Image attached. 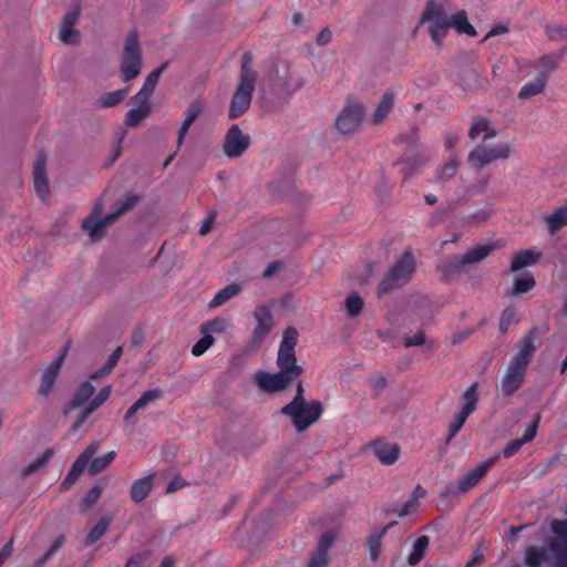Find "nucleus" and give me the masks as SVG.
I'll list each match as a JSON object with an SVG mask.
<instances>
[{
  "mask_svg": "<svg viewBox=\"0 0 567 567\" xmlns=\"http://www.w3.org/2000/svg\"><path fill=\"white\" fill-rule=\"evenodd\" d=\"M203 111H204V104L199 101H194L188 105V107L184 114V120H183L182 126L178 131V136H177V146L178 147H181L183 145L189 127L198 118V116L203 113Z\"/></svg>",
  "mask_w": 567,
  "mask_h": 567,
  "instance_id": "nucleus-23",
  "label": "nucleus"
},
{
  "mask_svg": "<svg viewBox=\"0 0 567 567\" xmlns=\"http://www.w3.org/2000/svg\"><path fill=\"white\" fill-rule=\"evenodd\" d=\"M154 475H147L134 481L131 487V498L134 503L143 502L151 493Z\"/></svg>",
  "mask_w": 567,
  "mask_h": 567,
  "instance_id": "nucleus-26",
  "label": "nucleus"
},
{
  "mask_svg": "<svg viewBox=\"0 0 567 567\" xmlns=\"http://www.w3.org/2000/svg\"><path fill=\"white\" fill-rule=\"evenodd\" d=\"M276 307H278V303H274V300L269 301L268 303L258 306L254 311L255 319L264 320L277 317L279 312L276 311Z\"/></svg>",
  "mask_w": 567,
  "mask_h": 567,
  "instance_id": "nucleus-47",
  "label": "nucleus"
},
{
  "mask_svg": "<svg viewBox=\"0 0 567 567\" xmlns=\"http://www.w3.org/2000/svg\"><path fill=\"white\" fill-rule=\"evenodd\" d=\"M115 457H116L115 451H110L106 454L95 457V458L92 457L90 461L91 463H90V467H89L90 473L97 474V473L102 472L114 461Z\"/></svg>",
  "mask_w": 567,
  "mask_h": 567,
  "instance_id": "nucleus-41",
  "label": "nucleus"
},
{
  "mask_svg": "<svg viewBox=\"0 0 567 567\" xmlns=\"http://www.w3.org/2000/svg\"><path fill=\"white\" fill-rule=\"evenodd\" d=\"M163 396V390L154 388L143 392V394L133 403L140 411L144 410L150 403Z\"/></svg>",
  "mask_w": 567,
  "mask_h": 567,
  "instance_id": "nucleus-43",
  "label": "nucleus"
},
{
  "mask_svg": "<svg viewBox=\"0 0 567 567\" xmlns=\"http://www.w3.org/2000/svg\"><path fill=\"white\" fill-rule=\"evenodd\" d=\"M47 155L40 153L33 166V184L37 193L41 197H45L50 193L49 182L47 177Z\"/></svg>",
  "mask_w": 567,
  "mask_h": 567,
  "instance_id": "nucleus-20",
  "label": "nucleus"
},
{
  "mask_svg": "<svg viewBox=\"0 0 567 567\" xmlns=\"http://www.w3.org/2000/svg\"><path fill=\"white\" fill-rule=\"evenodd\" d=\"M169 62H164L161 66L152 71L145 79L143 86L141 90L131 99V100H143L151 102V96L153 95L158 80L162 73L168 68Z\"/></svg>",
  "mask_w": 567,
  "mask_h": 567,
  "instance_id": "nucleus-21",
  "label": "nucleus"
},
{
  "mask_svg": "<svg viewBox=\"0 0 567 567\" xmlns=\"http://www.w3.org/2000/svg\"><path fill=\"white\" fill-rule=\"evenodd\" d=\"M524 444L525 443L522 439L512 440L511 442L507 443V445L505 446V449L503 451L504 457H506V458L512 457L514 454H516L520 450V447Z\"/></svg>",
  "mask_w": 567,
  "mask_h": 567,
  "instance_id": "nucleus-62",
  "label": "nucleus"
},
{
  "mask_svg": "<svg viewBox=\"0 0 567 567\" xmlns=\"http://www.w3.org/2000/svg\"><path fill=\"white\" fill-rule=\"evenodd\" d=\"M344 306L349 316L357 317L363 308V300L359 295L352 293L346 299Z\"/></svg>",
  "mask_w": 567,
  "mask_h": 567,
  "instance_id": "nucleus-49",
  "label": "nucleus"
},
{
  "mask_svg": "<svg viewBox=\"0 0 567 567\" xmlns=\"http://www.w3.org/2000/svg\"><path fill=\"white\" fill-rule=\"evenodd\" d=\"M550 528L553 533L564 540L567 545V520L565 519H553L550 522Z\"/></svg>",
  "mask_w": 567,
  "mask_h": 567,
  "instance_id": "nucleus-56",
  "label": "nucleus"
},
{
  "mask_svg": "<svg viewBox=\"0 0 567 567\" xmlns=\"http://www.w3.org/2000/svg\"><path fill=\"white\" fill-rule=\"evenodd\" d=\"M372 451L378 460L384 465L394 464L400 456V446L396 443H389L377 440L371 444Z\"/></svg>",
  "mask_w": 567,
  "mask_h": 567,
  "instance_id": "nucleus-19",
  "label": "nucleus"
},
{
  "mask_svg": "<svg viewBox=\"0 0 567 567\" xmlns=\"http://www.w3.org/2000/svg\"><path fill=\"white\" fill-rule=\"evenodd\" d=\"M136 107L131 109L124 118L127 127H137L144 120L152 114L151 102L143 100H132Z\"/></svg>",
  "mask_w": 567,
  "mask_h": 567,
  "instance_id": "nucleus-22",
  "label": "nucleus"
},
{
  "mask_svg": "<svg viewBox=\"0 0 567 567\" xmlns=\"http://www.w3.org/2000/svg\"><path fill=\"white\" fill-rule=\"evenodd\" d=\"M498 245L488 243L468 249L464 255H454L445 258L439 266V270L445 276L457 275L464 271L465 267L477 265L489 256Z\"/></svg>",
  "mask_w": 567,
  "mask_h": 567,
  "instance_id": "nucleus-4",
  "label": "nucleus"
},
{
  "mask_svg": "<svg viewBox=\"0 0 567 567\" xmlns=\"http://www.w3.org/2000/svg\"><path fill=\"white\" fill-rule=\"evenodd\" d=\"M408 307L410 315L419 317H432L435 311V305L430 298L419 293L410 297Z\"/></svg>",
  "mask_w": 567,
  "mask_h": 567,
  "instance_id": "nucleus-24",
  "label": "nucleus"
},
{
  "mask_svg": "<svg viewBox=\"0 0 567 567\" xmlns=\"http://www.w3.org/2000/svg\"><path fill=\"white\" fill-rule=\"evenodd\" d=\"M303 392L305 391H303L302 383L299 382L297 384L296 394H295L292 401L281 408V413H292V414H296L297 411H298L297 409L300 408L301 403L306 402L305 396H303Z\"/></svg>",
  "mask_w": 567,
  "mask_h": 567,
  "instance_id": "nucleus-45",
  "label": "nucleus"
},
{
  "mask_svg": "<svg viewBox=\"0 0 567 567\" xmlns=\"http://www.w3.org/2000/svg\"><path fill=\"white\" fill-rule=\"evenodd\" d=\"M540 257V252H536L533 250H520L514 255L511 261L509 269L513 272L519 271L525 267L537 264Z\"/></svg>",
  "mask_w": 567,
  "mask_h": 567,
  "instance_id": "nucleus-27",
  "label": "nucleus"
},
{
  "mask_svg": "<svg viewBox=\"0 0 567 567\" xmlns=\"http://www.w3.org/2000/svg\"><path fill=\"white\" fill-rule=\"evenodd\" d=\"M549 548L555 555L557 567H567V545L553 543Z\"/></svg>",
  "mask_w": 567,
  "mask_h": 567,
  "instance_id": "nucleus-52",
  "label": "nucleus"
},
{
  "mask_svg": "<svg viewBox=\"0 0 567 567\" xmlns=\"http://www.w3.org/2000/svg\"><path fill=\"white\" fill-rule=\"evenodd\" d=\"M252 61V55L250 52H245L241 56V68H240V78L239 80H244V78H250L251 82H256L257 72L252 70L249 64Z\"/></svg>",
  "mask_w": 567,
  "mask_h": 567,
  "instance_id": "nucleus-51",
  "label": "nucleus"
},
{
  "mask_svg": "<svg viewBox=\"0 0 567 567\" xmlns=\"http://www.w3.org/2000/svg\"><path fill=\"white\" fill-rule=\"evenodd\" d=\"M102 494V487L100 485H94L83 497L81 501V509L87 511L93 505L97 503Z\"/></svg>",
  "mask_w": 567,
  "mask_h": 567,
  "instance_id": "nucleus-50",
  "label": "nucleus"
},
{
  "mask_svg": "<svg viewBox=\"0 0 567 567\" xmlns=\"http://www.w3.org/2000/svg\"><path fill=\"white\" fill-rule=\"evenodd\" d=\"M255 84L256 82H251L250 78L239 80L230 100L228 112L229 120H235L249 110L255 91Z\"/></svg>",
  "mask_w": 567,
  "mask_h": 567,
  "instance_id": "nucleus-8",
  "label": "nucleus"
},
{
  "mask_svg": "<svg viewBox=\"0 0 567 567\" xmlns=\"http://www.w3.org/2000/svg\"><path fill=\"white\" fill-rule=\"evenodd\" d=\"M451 16L443 3L436 0H427L417 27L427 23L431 40L440 47L450 30Z\"/></svg>",
  "mask_w": 567,
  "mask_h": 567,
  "instance_id": "nucleus-2",
  "label": "nucleus"
},
{
  "mask_svg": "<svg viewBox=\"0 0 567 567\" xmlns=\"http://www.w3.org/2000/svg\"><path fill=\"white\" fill-rule=\"evenodd\" d=\"M497 458V455L488 457L486 461L478 464L475 468L471 470L467 474L460 478L456 485H447L445 487L444 495L446 497H454L458 494H465L470 492L487 474L491 467L496 463Z\"/></svg>",
  "mask_w": 567,
  "mask_h": 567,
  "instance_id": "nucleus-7",
  "label": "nucleus"
},
{
  "mask_svg": "<svg viewBox=\"0 0 567 567\" xmlns=\"http://www.w3.org/2000/svg\"><path fill=\"white\" fill-rule=\"evenodd\" d=\"M329 558V553L317 548L308 561V567H326Z\"/></svg>",
  "mask_w": 567,
  "mask_h": 567,
  "instance_id": "nucleus-54",
  "label": "nucleus"
},
{
  "mask_svg": "<svg viewBox=\"0 0 567 567\" xmlns=\"http://www.w3.org/2000/svg\"><path fill=\"white\" fill-rule=\"evenodd\" d=\"M461 162L456 157H450L449 161L441 167L437 179L440 182H447L454 177L460 168Z\"/></svg>",
  "mask_w": 567,
  "mask_h": 567,
  "instance_id": "nucleus-42",
  "label": "nucleus"
},
{
  "mask_svg": "<svg viewBox=\"0 0 567 567\" xmlns=\"http://www.w3.org/2000/svg\"><path fill=\"white\" fill-rule=\"evenodd\" d=\"M278 368L279 371L277 373H268L261 370L255 373L254 380L259 389L269 393L286 390L302 373L301 367L290 368L289 364L285 367V363H282V367Z\"/></svg>",
  "mask_w": 567,
  "mask_h": 567,
  "instance_id": "nucleus-5",
  "label": "nucleus"
},
{
  "mask_svg": "<svg viewBox=\"0 0 567 567\" xmlns=\"http://www.w3.org/2000/svg\"><path fill=\"white\" fill-rule=\"evenodd\" d=\"M114 216L115 215H112L111 213L105 215L103 218L87 216L83 221L82 227L89 233L92 241H97L105 236L107 227L116 221Z\"/></svg>",
  "mask_w": 567,
  "mask_h": 567,
  "instance_id": "nucleus-18",
  "label": "nucleus"
},
{
  "mask_svg": "<svg viewBox=\"0 0 567 567\" xmlns=\"http://www.w3.org/2000/svg\"><path fill=\"white\" fill-rule=\"evenodd\" d=\"M128 87H124L116 91L104 93L99 97L97 104L101 109H110L116 106L124 101V99L128 94Z\"/></svg>",
  "mask_w": 567,
  "mask_h": 567,
  "instance_id": "nucleus-33",
  "label": "nucleus"
},
{
  "mask_svg": "<svg viewBox=\"0 0 567 567\" xmlns=\"http://www.w3.org/2000/svg\"><path fill=\"white\" fill-rule=\"evenodd\" d=\"M141 200V197L136 194H128L125 197L118 199L114 205V210L111 212L115 215L114 218L117 220L122 215L132 210Z\"/></svg>",
  "mask_w": 567,
  "mask_h": 567,
  "instance_id": "nucleus-34",
  "label": "nucleus"
},
{
  "mask_svg": "<svg viewBox=\"0 0 567 567\" xmlns=\"http://www.w3.org/2000/svg\"><path fill=\"white\" fill-rule=\"evenodd\" d=\"M539 343V332L536 328L519 341L518 351L509 360L505 374L501 380L499 391L504 396H511L524 384L529 363Z\"/></svg>",
  "mask_w": 567,
  "mask_h": 567,
  "instance_id": "nucleus-1",
  "label": "nucleus"
},
{
  "mask_svg": "<svg viewBox=\"0 0 567 567\" xmlns=\"http://www.w3.org/2000/svg\"><path fill=\"white\" fill-rule=\"evenodd\" d=\"M147 558L146 553H137L128 557L125 567H144V563Z\"/></svg>",
  "mask_w": 567,
  "mask_h": 567,
  "instance_id": "nucleus-64",
  "label": "nucleus"
},
{
  "mask_svg": "<svg viewBox=\"0 0 567 567\" xmlns=\"http://www.w3.org/2000/svg\"><path fill=\"white\" fill-rule=\"evenodd\" d=\"M548 233L555 235L561 227L567 226V206H561L545 217Z\"/></svg>",
  "mask_w": 567,
  "mask_h": 567,
  "instance_id": "nucleus-30",
  "label": "nucleus"
},
{
  "mask_svg": "<svg viewBox=\"0 0 567 567\" xmlns=\"http://www.w3.org/2000/svg\"><path fill=\"white\" fill-rule=\"evenodd\" d=\"M110 524V517H102L86 535L85 545L89 546L96 543L107 532Z\"/></svg>",
  "mask_w": 567,
  "mask_h": 567,
  "instance_id": "nucleus-38",
  "label": "nucleus"
},
{
  "mask_svg": "<svg viewBox=\"0 0 567 567\" xmlns=\"http://www.w3.org/2000/svg\"><path fill=\"white\" fill-rule=\"evenodd\" d=\"M511 153V146L506 143L498 144L495 147H487L484 145H477L468 154L470 162H477L480 167H484L494 159L507 158Z\"/></svg>",
  "mask_w": 567,
  "mask_h": 567,
  "instance_id": "nucleus-14",
  "label": "nucleus"
},
{
  "mask_svg": "<svg viewBox=\"0 0 567 567\" xmlns=\"http://www.w3.org/2000/svg\"><path fill=\"white\" fill-rule=\"evenodd\" d=\"M364 109L354 104L344 107L336 118L334 125L342 134L353 133L361 124Z\"/></svg>",
  "mask_w": 567,
  "mask_h": 567,
  "instance_id": "nucleus-16",
  "label": "nucleus"
},
{
  "mask_svg": "<svg viewBox=\"0 0 567 567\" xmlns=\"http://www.w3.org/2000/svg\"><path fill=\"white\" fill-rule=\"evenodd\" d=\"M224 321H206L200 326L203 337L193 346L192 354L195 357L203 355L214 343L212 332H218L224 329Z\"/></svg>",
  "mask_w": 567,
  "mask_h": 567,
  "instance_id": "nucleus-17",
  "label": "nucleus"
},
{
  "mask_svg": "<svg viewBox=\"0 0 567 567\" xmlns=\"http://www.w3.org/2000/svg\"><path fill=\"white\" fill-rule=\"evenodd\" d=\"M538 64L544 69L542 72L547 73L548 79L549 73L557 69L559 64V58L555 55H544L539 59Z\"/></svg>",
  "mask_w": 567,
  "mask_h": 567,
  "instance_id": "nucleus-55",
  "label": "nucleus"
},
{
  "mask_svg": "<svg viewBox=\"0 0 567 567\" xmlns=\"http://www.w3.org/2000/svg\"><path fill=\"white\" fill-rule=\"evenodd\" d=\"M241 286L239 284H231L220 289L214 298L209 301L208 307L210 309L223 306L225 302L239 295Z\"/></svg>",
  "mask_w": 567,
  "mask_h": 567,
  "instance_id": "nucleus-31",
  "label": "nucleus"
},
{
  "mask_svg": "<svg viewBox=\"0 0 567 567\" xmlns=\"http://www.w3.org/2000/svg\"><path fill=\"white\" fill-rule=\"evenodd\" d=\"M382 540L383 536H381V534H379L378 532L369 536L367 540V547L371 560H377L379 558L381 553Z\"/></svg>",
  "mask_w": 567,
  "mask_h": 567,
  "instance_id": "nucleus-48",
  "label": "nucleus"
},
{
  "mask_svg": "<svg viewBox=\"0 0 567 567\" xmlns=\"http://www.w3.org/2000/svg\"><path fill=\"white\" fill-rule=\"evenodd\" d=\"M453 28L460 34H467L470 37L476 35L475 28L468 22L467 12L460 10L451 16L450 29Z\"/></svg>",
  "mask_w": 567,
  "mask_h": 567,
  "instance_id": "nucleus-28",
  "label": "nucleus"
},
{
  "mask_svg": "<svg viewBox=\"0 0 567 567\" xmlns=\"http://www.w3.org/2000/svg\"><path fill=\"white\" fill-rule=\"evenodd\" d=\"M546 559V549L528 546L525 550V564L527 567H540Z\"/></svg>",
  "mask_w": 567,
  "mask_h": 567,
  "instance_id": "nucleus-39",
  "label": "nucleus"
},
{
  "mask_svg": "<svg viewBox=\"0 0 567 567\" xmlns=\"http://www.w3.org/2000/svg\"><path fill=\"white\" fill-rule=\"evenodd\" d=\"M59 37L65 44H76L80 41V33L73 27L62 25Z\"/></svg>",
  "mask_w": 567,
  "mask_h": 567,
  "instance_id": "nucleus-53",
  "label": "nucleus"
},
{
  "mask_svg": "<svg viewBox=\"0 0 567 567\" xmlns=\"http://www.w3.org/2000/svg\"><path fill=\"white\" fill-rule=\"evenodd\" d=\"M334 539L336 534L333 532H326L324 534L321 535L317 548L329 553V549L333 544Z\"/></svg>",
  "mask_w": 567,
  "mask_h": 567,
  "instance_id": "nucleus-60",
  "label": "nucleus"
},
{
  "mask_svg": "<svg viewBox=\"0 0 567 567\" xmlns=\"http://www.w3.org/2000/svg\"><path fill=\"white\" fill-rule=\"evenodd\" d=\"M293 297L291 295H286L279 300H274V303H278V307H276V311L279 312L277 317H291L295 316V303Z\"/></svg>",
  "mask_w": 567,
  "mask_h": 567,
  "instance_id": "nucleus-44",
  "label": "nucleus"
},
{
  "mask_svg": "<svg viewBox=\"0 0 567 567\" xmlns=\"http://www.w3.org/2000/svg\"><path fill=\"white\" fill-rule=\"evenodd\" d=\"M250 142V136L234 124L224 137L223 152L229 159L238 158L249 148Z\"/></svg>",
  "mask_w": 567,
  "mask_h": 567,
  "instance_id": "nucleus-11",
  "label": "nucleus"
},
{
  "mask_svg": "<svg viewBox=\"0 0 567 567\" xmlns=\"http://www.w3.org/2000/svg\"><path fill=\"white\" fill-rule=\"evenodd\" d=\"M403 342L406 348L422 346L425 343V333L420 330L412 337H404Z\"/></svg>",
  "mask_w": 567,
  "mask_h": 567,
  "instance_id": "nucleus-61",
  "label": "nucleus"
},
{
  "mask_svg": "<svg viewBox=\"0 0 567 567\" xmlns=\"http://www.w3.org/2000/svg\"><path fill=\"white\" fill-rule=\"evenodd\" d=\"M298 331L293 327H288L282 334V339L279 343L278 355H277V364L278 367H299L297 364V359L295 355V348L298 342Z\"/></svg>",
  "mask_w": 567,
  "mask_h": 567,
  "instance_id": "nucleus-12",
  "label": "nucleus"
},
{
  "mask_svg": "<svg viewBox=\"0 0 567 567\" xmlns=\"http://www.w3.org/2000/svg\"><path fill=\"white\" fill-rule=\"evenodd\" d=\"M488 122L489 121L485 117H480L474 121L468 131L470 138L475 140L481 133L487 131Z\"/></svg>",
  "mask_w": 567,
  "mask_h": 567,
  "instance_id": "nucleus-57",
  "label": "nucleus"
},
{
  "mask_svg": "<svg viewBox=\"0 0 567 567\" xmlns=\"http://www.w3.org/2000/svg\"><path fill=\"white\" fill-rule=\"evenodd\" d=\"M547 84V73L539 72L535 80L526 83L519 91L518 97L526 100L540 94Z\"/></svg>",
  "mask_w": 567,
  "mask_h": 567,
  "instance_id": "nucleus-29",
  "label": "nucleus"
},
{
  "mask_svg": "<svg viewBox=\"0 0 567 567\" xmlns=\"http://www.w3.org/2000/svg\"><path fill=\"white\" fill-rule=\"evenodd\" d=\"M95 392V388L90 381H84L80 384L76 392L74 393L70 406L80 408L82 406Z\"/></svg>",
  "mask_w": 567,
  "mask_h": 567,
  "instance_id": "nucleus-36",
  "label": "nucleus"
},
{
  "mask_svg": "<svg viewBox=\"0 0 567 567\" xmlns=\"http://www.w3.org/2000/svg\"><path fill=\"white\" fill-rule=\"evenodd\" d=\"M539 422H540V414L537 413L534 416L533 422L528 425L524 436L522 437V440L524 441L525 444L535 439V436L537 434L538 426H539Z\"/></svg>",
  "mask_w": 567,
  "mask_h": 567,
  "instance_id": "nucleus-58",
  "label": "nucleus"
},
{
  "mask_svg": "<svg viewBox=\"0 0 567 567\" xmlns=\"http://www.w3.org/2000/svg\"><path fill=\"white\" fill-rule=\"evenodd\" d=\"M417 140L419 134L416 127H412L408 133L399 136V141L411 147V151H414Z\"/></svg>",
  "mask_w": 567,
  "mask_h": 567,
  "instance_id": "nucleus-59",
  "label": "nucleus"
},
{
  "mask_svg": "<svg viewBox=\"0 0 567 567\" xmlns=\"http://www.w3.org/2000/svg\"><path fill=\"white\" fill-rule=\"evenodd\" d=\"M427 162V157L425 155H415L408 156L404 154V157L398 162V164H404L405 167L403 169L404 179L412 176L420 167H422Z\"/></svg>",
  "mask_w": 567,
  "mask_h": 567,
  "instance_id": "nucleus-35",
  "label": "nucleus"
},
{
  "mask_svg": "<svg viewBox=\"0 0 567 567\" xmlns=\"http://www.w3.org/2000/svg\"><path fill=\"white\" fill-rule=\"evenodd\" d=\"M69 347H70V343L68 342L62 351L59 353V355L50 363V365L48 368H45V370L43 371L42 373V378H41V384H40V388L38 389V394L42 398H47L56 379H58V375L60 373V370H61V367L65 360V357L68 354V351H69Z\"/></svg>",
  "mask_w": 567,
  "mask_h": 567,
  "instance_id": "nucleus-13",
  "label": "nucleus"
},
{
  "mask_svg": "<svg viewBox=\"0 0 567 567\" xmlns=\"http://www.w3.org/2000/svg\"><path fill=\"white\" fill-rule=\"evenodd\" d=\"M112 386H104L94 398L91 400L89 405L84 409L86 414H92L96 409H99L111 395Z\"/></svg>",
  "mask_w": 567,
  "mask_h": 567,
  "instance_id": "nucleus-46",
  "label": "nucleus"
},
{
  "mask_svg": "<svg viewBox=\"0 0 567 567\" xmlns=\"http://www.w3.org/2000/svg\"><path fill=\"white\" fill-rule=\"evenodd\" d=\"M534 286V277L530 274H524L523 276L515 277L513 288L506 293L508 296H518L528 292Z\"/></svg>",
  "mask_w": 567,
  "mask_h": 567,
  "instance_id": "nucleus-37",
  "label": "nucleus"
},
{
  "mask_svg": "<svg viewBox=\"0 0 567 567\" xmlns=\"http://www.w3.org/2000/svg\"><path fill=\"white\" fill-rule=\"evenodd\" d=\"M546 33L550 40H557L561 37L567 38V28L558 25H548L546 27Z\"/></svg>",
  "mask_w": 567,
  "mask_h": 567,
  "instance_id": "nucleus-63",
  "label": "nucleus"
},
{
  "mask_svg": "<svg viewBox=\"0 0 567 567\" xmlns=\"http://www.w3.org/2000/svg\"><path fill=\"white\" fill-rule=\"evenodd\" d=\"M271 328L272 321H258V324L252 332L251 344L249 348L251 350L258 348L266 336L270 332Z\"/></svg>",
  "mask_w": 567,
  "mask_h": 567,
  "instance_id": "nucleus-40",
  "label": "nucleus"
},
{
  "mask_svg": "<svg viewBox=\"0 0 567 567\" xmlns=\"http://www.w3.org/2000/svg\"><path fill=\"white\" fill-rule=\"evenodd\" d=\"M430 545V538L425 535L419 536L412 547V551L408 556V563L410 566L417 565L426 554Z\"/></svg>",
  "mask_w": 567,
  "mask_h": 567,
  "instance_id": "nucleus-32",
  "label": "nucleus"
},
{
  "mask_svg": "<svg viewBox=\"0 0 567 567\" xmlns=\"http://www.w3.org/2000/svg\"><path fill=\"white\" fill-rule=\"evenodd\" d=\"M297 413H281L282 415L289 416L291 423L298 432L306 431L309 426L316 423L322 414V405L318 400L301 403L300 408L297 409Z\"/></svg>",
  "mask_w": 567,
  "mask_h": 567,
  "instance_id": "nucleus-10",
  "label": "nucleus"
},
{
  "mask_svg": "<svg viewBox=\"0 0 567 567\" xmlns=\"http://www.w3.org/2000/svg\"><path fill=\"white\" fill-rule=\"evenodd\" d=\"M464 404L458 414H456L454 422L449 426V440L457 435L463 427L467 417L476 410L478 402V383H472L462 395Z\"/></svg>",
  "mask_w": 567,
  "mask_h": 567,
  "instance_id": "nucleus-9",
  "label": "nucleus"
},
{
  "mask_svg": "<svg viewBox=\"0 0 567 567\" xmlns=\"http://www.w3.org/2000/svg\"><path fill=\"white\" fill-rule=\"evenodd\" d=\"M395 95L391 91H386L380 99L373 115L372 121L374 124L382 123L385 118H388L390 112L394 106Z\"/></svg>",
  "mask_w": 567,
  "mask_h": 567,
  "instance_id": "nucleus-25",
  "label": "nucleus"
},
{
  "mask_svg": "<svg viewBox=\"0 0 567 567\" xmlns=\"http://www.w3.org/2000/svg\"><path fill=\"white\" fill-rule=\"evenodd\" d=\"M142 63L138 32L136 30H131L125 39L120 68L122 81L130 82L137 78L142 70Z\"/></svg>",
  "mask_w": 567,
  "mask_h": 567,
  "instance_id": "nucleus-6",
  "label": "nucleus"
},
{
  "mask_svg": "<svg viewBox=\"0 0 567 567\" xmlns=\"http://www.w3.org/2000/svg\"><path fill=\"white\" fill-rule=\"evenodd\" d=\"M415 271V259L412 250H405L402 257L386 272L378 286L377 295L381 297L406 285Z\"/></svg>",
  "mask_w": 567,
  "mask_h": 567,
  "instance_id": "nucleus-3",
  "label": "nucleus"
},
{
  "mask_svg": "<svg viewBox=\"0 0 567 567\" xmlns=\"http://www.w3.org/2000/svg\"><path fill=\"white\" fill-rule=\"evenodd\" d=\"M99 450V443H91L73 462L71 468L69 470L66 476L63 478L61 487L63 489L70 488L75 481L82 475L91 458Z\"/></svg>",
  "mask_w": 567,
  "mask_h": 567,
  "instance_id": "nucleus-15",
  "label": "nucleus"
}]
</instances>
